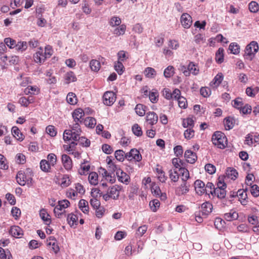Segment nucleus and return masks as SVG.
<instances>
[{
    "mask_svg": "<svg viewBox=\"0 0 259 259\" xmlns=\"http://www.w3.org/2000/svg\"><path fill=\"white\" fill-rule=\"evenodd\" d=\"M9 233L12 236L16 238H21L23 234L22 229L17 226L11 227Z\"/></svg>",
    "mask_w": 259,
    "mask_h": 259,
    "instance_id": "obj_16",
    "label": "nucleus"
},
{
    "mask_svg": "<svg viewBox=\"0 0 259 259\" xmlns=\"http://www.w3.org/2000/svg\"><path fill=\"white\" fill-rule=\"evenodd\" d=\"M51 164L46 160H41L40 162V167L45 172H48L50 169Z\"/></svg>",
    "mask_w": 259,
    "mask_h": 259,
    "instance_id": "obj_45",
    "label": "nucleus"
},
{
    "mask_svg": "<svg viewBox=\"0 0 259 259\" xmlns=\"http://www.w3.org/2000/svg\"><path fill=\"white\" fill-rule=\"evenodd\" d=\"M70 204V202L66 199L58 201V207H60L61 210L64 211V209L68 207Z\"/></svg>",
    "mask_w": 259,
    "mask_h": 259,
    "instance_id": "obj_55",
    "label": "nucleus"
},
{
    "mask_svg": "<svg viewBox=\"0 0 259 259\" xmlns=\"http://www.w3.org/2000/svg\"><path fill=\"white\" fill-rule=\"evenodd\" d=\"M213 195H216L219 198L222 199L225 198L226 192L225 189L215 188L213 190Z\"/></svg>",
    "mask_w": 259,
    "mask_h": 259,
    "instance_id": "obj_35",
    "label": "nucleus"
},
{
    "mask_svg": "<svg viewBox=\"0 0 259 259\" xmlns=\"http://www.w3.org/2000/svg\"><path fill=\"white\" fill-rule=\"evenodd\" d=\"M188 69L189 70L191 73L194 75H197L199 73V69L198 67L192 62H190L188 65Z\"/></svg>",
    "mask_w": 259,
    "mask_h": 259,
    "instance_id": "obj_50",
    "label": "nucleus"
},
{
    "mask_svg": "<svg viewBox=\"0 0 259 259\" xmlns=\"http://www.w3.org/2000/svg\"><path fill=\"white\" fill-rule=\"evenodd\" d=\"M247 189L245 190L240 189L237 192V196L239 197V200L243 205H246L248 202V197L246 193Z\"/></svg>",
    "mask_w": 259,
    "mask_h": 259,
    "instance_id": "obj_12",
    "label": "nucleus"
},
{
    "mask_svg": "<svg viewBox=\"0 0 259 259\" xmlns=\"http://www.w3.org/2000/svg\"><path fill=\"white\" fill-rule=\"evenodd\" d=\"M184 157L188 162L192 164L195 163L197 159L196 154L190 150H187L185 151Z\"/></svg>",
    "mask_w": 259,
    "mask_h": 259,
    "instance_id": "obj_14",
    "label": "nucleus"
},
{
    "mask_svg": "<svg viewBox=\"0 0 259 259\" xmlns=\"http://www.w3.org/2000/svg\"><path fill=\"white\" fill-rule=\"evenodd\" d=\"M145 75L150 78H153L156 75V70L152 67H147L144 71Z\"/></svg>",
    "mask_w": 259,
    "mask_h": 259,
    "instance_id": "obj_27",
    "label": "nucleus"
},
{
    "mask_svg": "<svg viewBox=\"0 0 259 259\" xmlns=\"http://www.w3.org/2000/svg\"><path fill=\"white\" fill-rule=\"evenodd\" d=\"M115 157L118 161H123L126 159V153L122 150H117L115 152Z\"/></svg>",
    "mask_w": 259,
    "mask_h": 259,
    "instance_id": "obj_29",
    "label": "nucleus"
},
{
    "mask_svg": "<svg viewBox=\"0 0 259 259\" xmlns=\"http://www.w3.org/2000/svg\"><path fill=\"white\" fill-rule=\"evenodd\" d=\"M177 101L178 102L179 106L180 108L185 109L187 107V103L185 98L182 96H179L178 97Z\"/></svg>",
    "mask_w": 259,
    "mask_h": 259,
    "instance_id": "obj_52",
    "label": "nucleus"
},
{
    "mask_svg": "<svg viewBox=\"0 0 259 259\" xmlns=\"http://www.w3.org/2000/svg\"><path fill=\"white\" fill-rule=\"evenodd\" d=\"M114 69L119 75H121L123 72L124 68L122 63L118 61L114 64Z\"/></svg>",
    "mask_w": 259,
    "mask_h": 259,
    "instance_id": "obj_46",
    "label": "nucleus"
},
{
    "mask_svg": "<svg viewBox=\"0 0 259 259\" xmlns=\"http://www.w3.org/2000/svg\"><path fill=\"white\" fill-rule=\"evenodd\" d=\"M121 23L120 18L118 17L113 16L109 20V24L112 27L120 26Z\"/></svg>",
    "mask_w": 259,
    "mask_h": 259,
    "instance_id": "obj_36",
    "label": "nucleus"
},
{
    "mask_svg": "<svg viewBox=\"0 0 259 259\" xmlns=\"http://www.w3.org/2000/svg\"><path fill=\"white\" fill-rule=\"evenodd\" d=\"M74 141H78L80 145L86 147H89L90 145V141L84 137H80V136H78V137L77 138V139Z\"/></svg>",
    "mask_w": 259,
    "mask_h": 259,
    "instance_id": "obj_38",
    "label": "nucleus"
},
{
    "mask_svg": "<svg viewBox=\"0 0 259 259\" xmlns=\"http://www.w3.org/2000/svg\"><path fill=\"white\" fill-rule=\"evenodd\" d=\"M125 30H126L125 25L122 24V25H120L119 26V27L115 28L114 29L113 33V34H114L117 36H119L120 35L124 34L125 33Z\"/></svg>",
    "mask_w": 259,
    "mask_h": 259,
    "instance_id": "obj_40",
    "label": "nucleus"
},
{
    "mask_svg": "<svg viewBox=\"0 0 259 259\" xmlns=\"http://www.w3.org/2000/svg\"><path fill=\"white\" fill-rule=\"evenodd\" d=\"M229 50L231 51V53L237 55L240 52V46L236 42H232L230 44L229 47Z\"/></svg>",
    "mask_w": 259,
    "mask_h": 259,
    "instance_id": "obj_33",
    "label": "nucleus"
},
{
    "mask_svg": "<svg viewBox=\"0 0 259 259\" xmlns=\"http://www.w3.org/2000/svg\"><path fill=\"white\" fill-rule=\"evenodd\" d=\"M39 214L41 219L44 221L46 225H49L50 224L51 221L50 218V215L45 209L40 210Z\"/></svg>",
    "mask_w": 259,
    "mask_h": 259,
    "instance_id": "obj_24",
    "label": "nucleus"
},
{
    "mask_svg": "<svg viewBox=\"0 0 259 259\" xmlns=\"http://www.w3.org/2000/svg\"><path fill=\"white\" fill-rule=\"evenodd\" d=\"M250 192L254 197H258L259 196V187L256 185H253L251 187Z\"/></svg>",
    "mask_w": 259,
    "mask_h": 259,
    "instance_id": "obj_62",
    "label": "nucleus"
},
{
    "mask_svg": "<svg viewBox=\"0 0 259 259\" xmlns=\"http://www.w3.org/2000/svg\"><path fill=\"white\" fill-rule=\"evenodd\" d=\"M175 73V68L172 66H168L166 67L163 72V75L166 78L172 77Z\"/></svg>",
    "mask_w": 259,
    "mask_h": 259,
    "instance_id": "obj_32",
    "label": "nucleus"
},
{
    "mask_svg": "<svg viewBox=\"0 0 259 259\" xmlns=\"http://www.w3.org/2000/svg\"><path fill=\"white\" fill-rule=\"evenodd\" d=\"M66 100L71 105H74L77 103V99L75 94L69 93L66 97Z\"/></svg>",
    "mask_w": 259,
    "mask_h": 259,
    "instance_id": "obj_43",
    "label": "nucleus"
},
{
    "mask_svg": "<svg viewBox=\"0 0 259 259\" xmlns=\"http://www.w3.org/2000/svg\"><path fill=\"white\" fill-rule=\"evenodd\" d=\"M169 178L174 182H177L179 179V175L176 169H170L168 171Z\"/></svg>",
    "mask_w": 259,
    "mask_h": 259,
    "instance_id": "obj_41",
    "label": "nucleus"
},
{
    "mask_svg": "<svg viewBox=\"0 0 259 259\" xmlns=\"http://www.w3.org/2000/svg\"><path fill=\"white\" fill-rule=\"evenodd\" d=\"M234 119L230 117L226 118L225 119V126L226 130L232 129L234 126Z\"/></svg>",
    "mask_w": 259,
    "mask_h": 259,
    "instance_id": "obj_49",
    "label": "nucleus"
},
{
    "mask_svg": "<svg viewBox=\"0 0 259 259\" xmlns=\"http://www.w3.org/2000/svg\"><path fill=\"white\" fill-rule=\"evenodd\" d=\"M74 122L72 125H70L71 130H66L64 132L63 139L64 141L76 140L77 138L80 136L81 133L80 122Z\"/></svg>",
    "mask_w": 259,
    "mask_h": 259,
    "instance_id": "obj_1",
    "label": "nucleus"
},
{
    "mask_svg": "<svg viewBox=\"0 0 259 259\" xmlns=\"http://www.w3.org/2000/svg\"><path fill=\"white\" fill-rule=\"evenodd\" d=\"M205 189H206V190H205V193H206V194L210 193L212 195H213V190L215 188L212 183L208 182L205 186Z\"/></svg>",
    "mask_w": 259,
    "mask_h": 259,
    "instance_id": "obj_56",
    "label": "nucleus"
},
{
    "mask_svg": "<svg viewBox=\"0 0 259 259\" xmlns=\"http://www.w3.org/2000/svg\"><path fill=\"white\" fill-rule=\"evenodd\" d=\"M158 116L154 112H149L147 113L146 116V121L147 124L151 126L155 124L158 121Z\"/></svg>",
    "mask_w": 259,
    "mask_h": 259,
    "instance_id": "obj_10",
    "label": "nucleus"
},
{
    "mask_svg": "<svg viewBox=\"0 0 259 259\" xmlns=\"http://www.w3.org/2000/svg\"><path fill=\"white\" fill-rule=\"evenodd\" d=\"M4 42L10 48H14L16 46V41L10 37L6 38Z\"/></svg>",
    "mask_w": 259,
    "mask_h": 259,
    "instance_id": "obj_58",
    "label": "nucleus"
},
{
    "mask_svg": "<svg viewBox=\"0 0 259 259\" xmlns=\"http://www.w3.org/2000/svg\"><path fill=\"white\" fill-rule=\"evenodd\" d=\"M212 143L220 149H224L227 146V139L225 135L219 131L215 132L212 136Z\"/></svg>",
    "mask_w": 259,
    "mask_h": 259,
    "instance_id": "obj_5",
    "label": "nucleus"
},
{
    "mask_svg": "<svg viewBox=\"0 0 259 259\" xmlns=\"http://www.w3.org/2000/svg\"><path fill=\"white\" fill-rule=\"evenodd\" d=\"M224 49L219 48L215 54V60L218 63H221L224 61Z\"/></svg>",
    "mask_w": 259,
    "mask_h": 259,
    "instance_id": "obj_42",
    "label": "nucleus"
},
{
    "mask_svg": "<svg viewBox=\"0 0 259 259\" xmlns=\"http://www.w3.org/2000/svg\"><path fill=\"white\" fill-rule=\"evenodd\" d=\"M98 175L96 172H92L89 174L88 179L90 183L93 185H96L98 183Z\"/></svg>",
    "mask_w": 259,
    "mask_h": 259,
    "instance_id": "obj_31",
    "label": "nucleus"
},
{
    "mask_svg": "<svg viewBox=\"0 0 259 259\" xmlns=\"http://www.w3.org/2000/svg\"><path fill=\"white\" fill-rule=\"evenodd\" d=\"M205 170L209 174H213L215 172V167L210 163L206 164L205 166Z\"/></svg>",
    "mask_w": 259,
    "mask_h": 259,
    "instance_id": "obj_61",
    "label": "nucleus"
},
{
    "mask_svg": "<svg viewBox=\"0 0 259 259\" xmlns=\"http://www.w3.org/2000/svg\"><path fill=\"white\" fill-rule=\"evenodd\" d=\"M34 60L37 63H41L46 60V57L44 56V52L42 49L40 47L33 56Z\"/></svg>",
    "mask_w": 259,
    "mask_h": 259,
    "instance_id": "obj_17",
    "label": "nucleus"
},
{
    "mask_svg": "<svg viewBox=\"0 0 259 259\" xmlns=\"http://www.w3.org/2000/svg\"><path fill=\"white\" fill-rule=\"evenodd\" d=\"M181 22L185 28H189L192 25V20L191 16L187 13H184L181 17Z\"/></svg>",
    "mask_w": 259,
    "mask_h": 259,
    "instance_id": "obj_9",
    "label": "nucleus"
},
{
    "mask_svg": "<svg viewBox=\"0 0 259 259\" xmlns=\"http://www.w3.org/2000/svg\"><path fill=\"white\" fill-rule=\"evenodd\" d=\"M12 134L13 136L18 140H23L24 137L20 132L19 129L17 126H13L12 128Z\"/></svg>",
    "mask_w": 259,
    "mask_h": 259,
    "instance_id": "obj_23",
    "label": "nucleus"
},
{
    "mask_svg": "<svg viewBox=\"0 0 259 259\" xmlns=\"http://www.w3.org/2000/svg\"><path fill=\"white\" fill-rule=\"evenodd\" d=\"M258 50V44L255 41H251L249 44L247 45L245 48L244 54L243 55L244 59L251 61L254 57Z\"/></svg>",
    "mask_w": 259,
    "mask_h": 259,
    "instance_id": "obj_4",
    "label": "nucleus"
},
{
    "mask_svg": "<svg viewBox=\"0 0 259 259\" xmlns=\"http://www.w3.org/2000/svg\"><path fill=\"white\" fill-rule=\"evenodd\" d=\"M62 162L66 169L69 170L72 168V160L68 155L66 154H63L62 155Z\"/></svg>",
    "mask_w": 259,
    "mask_h": 259,
    "instance_id": "obj_18",
    "label": "nucleus"
},
{
    "mask_svg": "<svg viewBox=\"0 0 259 259\" xmlns=\"http://www.w3.org/2000/svg\"><path fill=\"white\" fill-rule=\"evenodd\" d=\"M103 102L107 106H111L115 101L116 95L113 92L108 91L103 95Z\"/></svg>",
    "mask_w": 259,
    "mask_h": 259,
    "instance_id": "obj_8",
    "label": "nucleus"
},
{
    "mask_svg": "<svg viewBox=\"0 0 259 259\" xmlns=\"http://www.w3.org/2000/svg\"><path fill=\"white\" fill-rule=\"evenodd\" d=\"M122 189V186L114 185L108 188L105 194L101 193L100 196H102L103 199L106 201H108L110 199L117 200Z\"/></svg>",
    "mask_w": 259,
    "mask_h": 259,
    "instance_id": "obj_3",
    "label": "nucleus"
},
{
    "mask_svg": "<svg viewBox=\"0 0 259 259\" xmlns=\"http://www.w3.org/2000/svg\"><path fill=\"white\" fill-rule=\"evenodd\" d=\"M189 186L187 182H183L180 187L177 188L176 192L178 195H182L188 193L189 191Z\"/></svg>",
    "mask_w": 259,
    "mask_h": 259,
    "instance_id": "obj_19",
    "label": "nucleus"
},
{
    "mask_svg": "<svg viewBox=\"0 0 259 259\" xmlns=\"http://www.w3.org/2000/svg\"><path fill=\"white\" fill-rule=\"evenodd\" d=\"M65 80L66 83L68 84L71 82H74L76 80V77L74 73L72 71L67 72L65 75Z\"/></svg>",
    "mask_w": 259,
    "mask_h": 259,
    "instance_id": "obj_28",
    "label": "nucleus"
},
{
    "mask_svg": "<svg viewBox=\"0 0 259 259\" xmlns=\"http://www.w3.org/2000/svg\"><path fill=\"white\" fill-rule=\"evenodd\" d=\"M113 171H116V175L119 181L122 183H126L128 182L130 179L129 176L119 168L117 165L114 166Z\"/></svg>",
    "mask_w": 259,
    "mask_h": 259,
    "instance_id": "obj_7",
    "label": "nucleus"
},
{
    "mask_svg": "<svg viewBox=\"0 0 259 259\" xmlns=\"http://www.w3.org/2000/svg\"><path fill=\"white\" fill-rule=\"evenodd\" d=\"M182 174V180L183 182H186L189 178V172L188 169L183 167H180V170Z\"/></svg>",
    "mask_w": 259,
    "mask_h": 259,
    "instance_id": "obj_48",
    "label": "nucleus"
},
{
    "mask_svg": "<svg viewBox=\"0 0 259 259\" xmlns=\"http://www.w3.org/2000/svg\"><path fill=\"white\" fill-rule=\"evenodd\" d=\"M194 135V131L192 128H189L186 130L184 132L185 138L188 139H190L193 137Z\"/></svg>",
    "mask_w": 259,
    "mask_h": 259,
    "instance_id": "obj_63",
    "label": "nucleus"
},
{
    "mask_svg": "<svg viewBox=\"0 0 259 259\" xmlns=\"http://www.w3.org/2000/svg\"><path fill=\"white\" fill-rule=\"evenodd\" d=\"M149 206L150 207L151 209L153 212H155L159 207L160 202L157 199H154L149 202Z\"/></svg>",
    "mask_w": 259,
    "mask_h": 259,
    "instance_id": "obj_47",
    "label": "nucleus"
},
{
    "mask_svg": "<svg viewBox=\"0 0 259 259\" xmlns=\"http://www.w3.org/2000/svg\"><path fill=\"white\" fill-rule=\"evenodd\" d=\"M174 151L175 154L177 157L182 156L183 153V147L181 145H178L174 147Z\"/></svg>",
    "mask_w": 259,
    "mask_h": 259,
    "instance_id": "obj_64",
    "label": "nucleus"
},
{
    "mask_svg": "<svg viewBox=\"0 0 259 259\" xmlns=\"http://www.w3.org/2000/svg\"><path fill=\"white\" fill-rule=\"evenodd\" d=\"M132 131L133 133L137 136H141L142 135V131L141 128L138 124H135L132 126Z\"/></svg>",
    "mask_w": 259,
    "mask_h": 259,
    "instance_id": "obj_54",
    "label": "nucleus"
},
{
    "mask_svg": "<svg viewBox=\"0 0 259 259\" xmlns=\"http://www.w3.org/2000/svg\"><path fill=\"white\" fill-rule=\"evenodd\" d=\"M238 174L237 170L232 167L227 168L226 172V176L232 180H235L238 177Z\"/></svg>",
    "mask_w": 259,
    "mask_h": 259,
    "instance_id": "obj_22",
    "label": "nucleus"
},
{
    "mask_svg": "<svg viewBox=\"0 0 259 259\" xmlns=\"http://www.w3.org/2000/svg\"><path fill=\"white\" fill-rule=\"evenodd\" d=\"M27 42L25 41H20L16 44V50L21 52L25 50L27 48Z\"/></svg>",
    "mask_w": 259,
    "mask_h": 259,
    "instance_id": "obj_57",
    "label": "nucleus"
},
{
    "mask_svg": "<svg viewBox=\"0 0 259 259\" xmlns=\"http://www.w3.org/2000/svg\"><path fill=\"white\" fill-rule=\"evenodd\" d=\"M248 8L251 13H255L259 10V5L256 2L252 1L249 4Z\"/></svg>",
    "mask_w": 259,
    "mask_h": 259,
    "instance_id": "obj_44",
    "label": "nucleus"
},
{
    "mask_svg": "<svg viewBox=\"0 0 259 259\" xmlns=\"http://www.w3.org/2000/svg\"><path fill=\"white\" fill-rule=\"evenodd\" d=\"M252 108L251 106L248 104L244 105L240 109V113L243 114H248L251 113Z\"/></svg>",
    "mask_w": 259,
    "mask_h": 259,
    "instance_id": "obj_51",
    "label": "nucleus"
},
{
    "mask_svg": "<svg viewBox=\"0 0 259 259\" xmlns=\"http://www.w3.org/2000/svg\"><path fill=\"white\" fill-rule=\"evenodd\" d=\"M212 205L209 202H205L202 204L201 207V212L202 215L206 216L208 215L212 210Z\"/></svg>",
    "mask_w": 259,
    "mask_h": 259,
    "instance_id": "obj_15",
    "label": "nucleus"
},
{
    "mask_svg": "<svg viewBox=\"0 0 259 259\" xmlns=\"http://www.w3.org/2000/svg\"><path fill=\"white\" fill-rule=\"evenodd\" d=\"M79 208L84 213H88L89 211L88 202L84 199H81L78 204Z\"/></svg>",
    "mask_w": 259,
    "mask_h": 259,
    "instance_id": "obj_30",
    "label": "nucleus"
},
{
    "mask_svg": "<svg viewBox=\"0 0 259 259\" xmlns=\"http://www.w3.org/2000/svg\"><path fill=\"white\" fill-rule=\"evenodd\" d=\"M223 79V75L222 73H218L210 82V85L213 88L218 87L222 82Z\"/></svg>",
    "mask_w": 259,
    "mask_h": 259,
    "instance_id": "obj_21",
    "label": "nucleus"
},
{
    "mask_svg": "<svg viewBox=\"0 0 259 259\" xmlns=\"http://www.w3.org/2000/svg\"><path fill=\"white\" fill-rule=\"evenodd\" d=\"M234 105L233 106L238 109H240L242 106L244 105L242 99L241 98H237L235 99L234 101Z\"/></svg>",
    "mask_w": 259,
    "mask_h": 259,
    "instance_id": "obj_53",
    "label": "nucleus"
},
{
    "mask_svg": "<svg viewBox=\"0 0 259 259\" xmlns=\"http://www.w3.org/2000/svg\"><path fill=\"white\" fill-rule=\"evenodd\" d=\"M195 189L196 193L198 195H202L205 193V184L200 180H196L194 183Z\"/></svg>",
    "mask_w": 259,
    "mask_h": 259,
    "instance_id": "obj_13",
    "label": "nucleus"
},
{
    "mask_svg": "<svg viewBox=\"0 0 259 259\" xmlns=\"http://www.w3.org/2000/svg\"><path fill=\"white\" fill-rule=\"evenodd\" d=\"M72 115L74 122L81 123L84 119L83 117L84 115V112L82 109L78 108L73 112Z\"/></svg>",
    "mask_w": 259,
    "mask_h": 259,
    "instance_id": "obj_11",
    "label": "nucleus"
},
{
    "mask_svg": "<svg viewBox=\"0 0 259 259\" xmlns=\"http://www.w3.org/2000/svg\"><path fill=\"white\" fill-rule=\"evenodd\" d=\"M145 108L146 107L141 104H138L136 105L135 110L136 113L140 116H143L145 114Z\"/></svg>",
    "mask_w": 259,
    "mask_h": 259,
    "instance_id": "obj_34",
    "label": "nucleus"
},
{
    "mask_svg": "<svg viewBox=\"0 0 259 259\" xmlns=\"http://www.w3.org/2000/svg\"><path fill=\"white\" fill-rule=\"evenodd\" d=\"M238 218V213L233 210H231L228 213H226L224 214V218L228 221H232L233 220H237Z\"/></svg>",
    "mask_w": 259,
    "mask_h": 259,
    "instance_id": "obj_25",
    "label": "nucleus"
},
{
    "mask_svg": "<svg viewBox=\"0 0 259 259\" xmlns=\"http://www.w3.org/2000/svg\"><path fill=\"white\" fill-rule=\"evenodd\" d=\"M142 158L140 152L136 149H132L129 152L126 153V159L128 161L135 160L139 162Z\"/></svg>",
    "mask_w": 259,
    "mask_h": 259,
    "instance_id": "obj_6",
    "label": "nucleus"
},
{
    "mask_svg": "<svg viewBox=\"0 0 259 259\" xmlns=\"http://www.w3.org/2000/svg\"><path fill=\"white\" fill-rule=\"evenodd\" d=\"M47 245L52 246V250L55 253L59 251L60 248L57 243V241L54 237H50L49 240H47Z\"/></svg>",
    "mask_w": 259,
    "mask_h": 259,
    "instance_id": "obj_20",
    "label": "nucleus"
},
{
    "mask_svg": "<svg viewBox=\"0 0 259 259\" xmlns=\"http://www.w3.org/2000/svg\"><path fill=\"white\" fill-rule=\"evenodd\" d=\"M48 159L47 160L48 162L52 165V166H54L57 161V157L56 156L53 154V153H50L48 155Z\"/></svg>",
    "mask_w": 259,
    "mask_h": 259,
    "instance_id": "obj_60",
    "label": "nucleus"
},
{
    "mask_svg": "<svg viewBox=\"0 0 259 259\" xmlns=\"http://www.w3.org/2000/svg\"><path fill=\"white\" fill-rule=\"evenodd\" d=\"M33 173L31 169L27 168L25 170H20L16 176L17 183L21 186L31 183Z\"/></svg>",
    "mask_w": 259,
    "mask_h": 259,
    "instance_id": "obj_2",
    "label": "nucleus"
},
{
    "mask_svg": "<svg viewBox=\"0 0 259 259\" xmlns=\"http://www.w3.org/2000/svg\"><path fill=\"white\" fill-rule=\"evenodd\" d=\"M182 125L185 128H193L194 125V121L192 118L188 117L183 119Z\"/></svg>",
    "mask_w": 259,
    "mask_h": 259,
    "instance_id": "obj_39",
    "label": "nucleus"
},
{
    "mask_svg": "<svg viewBox=\"0 0 259 259\" xmlns=\"http://www.w3.org/2000/svg\"><path fill=\"white\" fill-rule=\"evenodd\" d=\"M77 220V217L76 215L73 214H68L67 217V221L68 224L71 226H73L74 224H75Z\"/></svg>",
    "mask_w": 259,
    "mask_h": 259,
    "instance_id": "obj_59",
    "label": "nucleus"
},
{
    "mask_svg": "<svg viewBox=\"0 0 259 259\" xmlns=\"http://www.w3.org/2000/svg\"><path fill=\"white\" fill-rule=\"evenodd\" d=\"M90 66L92 71L97 72L99 70L101 65L99 61L97 60H92L90 61Z\"/></svg>",
    "mask_w": 259,
    "mask_h": 259,
    "instance_id": "obj_37",
    "label": "nucleus"
},
{
    "mask_svg": "<svg viewBox=\"0 0 259 259\" xmlns=\"http://www.w3.org/2000/svg\"><path fill=\"white\" fill-rule=\"evenodd\" d=\"M83 122L86 126L90 128L94 127L96 124V119L91 117H87L83 119Z\"/></svg>",
    "mask_w": 259,
    "mask_h": 259,
    "instance_id": "obj_26",
    "label": "nucleus"
}]
</instances>
